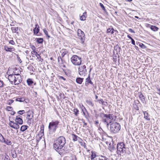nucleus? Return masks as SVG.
Listing matches in <instances>:
<instances>
[{"label": "nucleus", "instance_id": "1", "mask_svg": "<svg viewBox=\"0 0 160 160\" xmlns=\"http://www.w3.org/2000/svg\"><path fill=\"white\" fill-rule=\"evenodd\" d=\"M65 143L66 139L65 138L60 136L55 141L53 145L54 149L61 155L64 152L63 147Z\"/></svg>", "mask_w": 160, "mask_h": 160}, {"label": "nucleus", "instance_id": "2", "mask_svg": "<svg viewBox=\"0 0 160 160\" xmlns=\"http://www.w3.org/2000/svg\"><path fill=\"white\" fill-rule=\"evenodd\" d=\"M110 131L113 133H116L118 132L121 129V126L118 122H112L110 124Z\"/></svg>", "mask_w": 160, "mask_h": 160}, {"label": "nucleus", "instance_id": "3", "mask_svg": "<svg viewBox=\"0 0 160 160\" xmlns=\"http://www.w3.org/2000/svg\"><path fill=\"white\" fill-rule=\"evenodd\" d=\"M124 143L123 142L118 143L117 146V154L121 155V153L126 152V148Z\"/></svg>", "mask_w": 160, "mask_h": 160}, {"label": "nucleus", "instance_id": "4", "mask_svg": "<svg viewBox=\"0 0 160 160\" xmlns=\"http://www.w3.org/2000/svg\"><path fill=\"white\" fill-rule=\"evenodd\" d=\"M59 123V122L58 121H52L50 122L48 126L49 132H54L58 127V126Z\"/></svg>", "mask_w": 160, "mask_h": 160}, {"label": "nucleus", "instance_id": "5", "mask_svg": "<svg viewBox=\"0 0 160 160\" xmlns=\"http://www.w3.org/2000/svg\"><path fill=\"white\" fill-rule=\"evenodd\" d=\"M71 60L72 62L74 65H80L81 64V58L77 55H73L71 58Z\"/></svg>", "mask_w": 160, "mask_h": 160}, {"label": "nucleus", "instance_id": "6", "mask_svg": "<svg viewBox=\"0 0 160 160\" xmlns=\"http://www.w3.org/2000/svg\"><path fill=\"white\" fill-rule=\"evenodd\" d=\"M78 35V38L80 39L81 42L83 44L85 40V35L84 32L81 29H78L77 31Z\"/></svg>", "mask_w": 160, "mask_h": 160}, {"label": "nucleus", "instance_id": "7", "mask_svg": "<svg viewBox=\"0 0 160 160\" xmlns=\"http://www.w3.org/2000/svg\"><path fill=\"white\" fill-rule=\"evenodd\" d=\"M78 72L81 76H85L87 74V69L85 65L79 66L78 68Z\"/></svg>", "mask_w": 160, "mask_h": 160}, {"label": "nucleus", "instance_id": "8", "mask_svg": "<svg viewBox=\"0 0 160 160\" xmlns=\"http://www.w3.org/2000/svg\"><path fill=\"white\" fill-rule=\"evenodd\" d=\"M16 77L15 78L14 85L18 84L22 81V78L20 75V72L18 71L17 74H15Z\"/></svg>", "mask_w": 160, "mask_h": 160}, {"label": "nucleus", "instance_id": "9", "mask_svg": "<svg viewBox=\"0 0 160 160\" xmlns=\"http://www.w3.org/2000/svg\"><path fill=\"white\" fill-rule=\"evenodd\" d=\"M99 116L102 118V121L103 123H108L109 120L108 119L107 114H105L102 112H101L99 114Z\"/></svg>", "mask_w": 160, "mask_h": 160}, {"label": "nucleus", "instance_id": "10", "mask_svg": "<svg viewBox=\"0 0 160 160\" xmlns=\"http://www.w3.org/2000/svg\"><path fill=\"white\" fill-rule=\"evenodd\" d=\"M9 72L8 71L7 72V74H8V79L11 84H12L13 82L14 83L15 78L16 77V76L14 75L13 73L10 74H9Z\"/></svg>", "mask_w": 160, "mask_h": 160}, {"label": "nucleus", "instance_id": "11", "mask_svg": "<svg viewBox=\"0 0 160 160\" xmlns=\"http://www.w3.org/2000/svg\"><path fill=\"white\" fill-rule=\"evenodd\" d=\"M72 138L73 141L75 142L78 141L79 143H82V140L79 137L74 134H72Z\"/></svg>", "mask_w": 160, "mask_h": 160}, {"label": "nucleus", "instance_id": "12", "mask_svg": "<svg viewBox=\"0 0 160 160\" xmlns=\"http://www.w3.org/2000/svg\"><path fill=\"white\" fill-rule=\"evenodd\" d=\"M85 85L87 86L89 84L92 85H94L93 82L91 81V79L90 78V74H89L87 78L85 79Z\"/></svg>", "mask_w": 160, "mask_h": 160}, {"label": "nucleus", "instance_id": "13", "mask_svg": "<svg viewBox=\"0 0 160 160\" xmlns=\"http://www.w3.org/2000/svg\"><path fill=\"white\" fill-rule=\"evenodd\" d=\"M15 121L19 124H22L23 123V121L22 119V117L20 115L17 116Z\"/></svg>", "mask_w": 160, "mask_h": 160}, {"label": "nucleus", "instance_id": "14", "mask_svg": "<svg viewBox=\"0 0 160 160\" xmlns=\"http://www.w3.org/2000/svg\"><path fill=\"white\" fill-rule=\"evenodd\" d=\"M108 117L110 122L114 121L116 118V116L113 114H107Z\"/></svg>", "mask_w": 160, "mask_h": 160}, {"label": "nucleus", "instance_id": "15", "mask_svg": "<svg viewBox=\"0 0 160 160\" xmlns=\"http://www.w3.org/2000/svg\"><path fill=\"white\" fill-rule=\"evenodd\" d=\"M33 33L34 34L37 35L39 32V26L38 24L35 25V28L33 29Z\"/></svg>", "mask_w": 160, "mask_h": 160}, {"label": "nucleus", "instance_id": "16", "mask_svg": "<svg viewBox=\"0 0 160 160\" xmlns=\"http://www.w3.org/2000/svg\"><path fill=\"white\" fill-rule=\"evenodd\" d=\"M4 49L7 52H12L14 51L15 49L14 48H9L7 46L5 45L4 46Z\"/></svg>", "mask_w": 160, "mask_h": 160}, {"label": "nucleus", "instance_id": "17", "mask_svg": "<svg viewBox=\"0 0 160 160\" xmlns=\"http://www.w3.org/2000/svg\"><path fill=\"white\" fill-rule=\"evenodd\" d=\"M60 53L61 54V57L62 58H63L64 57L65 55H66L68 52V50H66L65 49H62L60 51Z\"/></svg>", "mask_w": 160, "mask_h": 160}, {"label": "nucleus", "instance_id": "18", "mask_svg": "<svg viewBox=\"0 0 160 160\" xmlns=\"http://www.w3.org/2000/svg\"><path fill=\"white\" fill-rule=\"evenodd\" d=\"M91 153L92 154L91 155V158L92 160L94 159V158L98 156V155L96 154L97 153L94 152L92 151Z\"/></svg>", "mask_w": 160, "mask_h": 160}, {"label": "nucleus", "instance_id": "19", "mask_svg": "<svg viewBox=\"0 0 160 160\" xmlns=\"http://www.w3.org/2000/svg\"><path fill=\"white\" fill-rule=\"evenodd\" d=\"M26 113H27V116L26 117L27 119L31 118V116H32V115H33V112L32 111H29Z\"/></svg>", "mask_w": 160, "mask_h": 160}, {"label": "nucleus", "instance_id": "20", "mask_svg": "<svg viewBox=\"0 0 160 160\" xmlns=\"http://www.w3.org/2000/svg\"><path fill=\"white\" fill-rule=\"evenodd\" d=\"M87 17V12H85L83 13V15L80 17V19L82 21L85 20Z\"/></svg>", "mask_w": 160, "mask_h": 160}, {"label": "nucleus", "instance_id": "21", "mask_svg": "<svg viewBox=\"0 0 160 160\" xmlns=\"http://www.w3.org/2000/svg\"><path fill=\"white\" fill-rule=\"evenodd\" d=\"M33 115H32L31 118L27 119V123L28 124L30 125L33 122Z\"/></svg>", "mask_w": 160, "mask_h": 160}, {"label": "nucleus", "instance_id": "22", "mask_svg": "<svg viewBox=\"0 0 160 160\" xmlns=\"http://www.w3.org/2000/svg\"><path fill=\"white\" fill-rule=\"evenodd\" d=\"M139 98L140 99L142 102V103H144V102H145V97L144 96V95L142 93H141L139 95Z\"/></svg>", "mask_w": 160, "mask_h": 160}, {"label": "nucleus", "instance_id": "23", "mask_svg": "<svg viewBox=\"0 0 160 160\" xmlns=\"http://www.w3.org/2000/svg\"><path fill=\"white\" fill-rule=\"evenodd\" d=\"M3 140V142L7 145H10L11 144L12 142L10 141L8 139L4 138L3 137L2 138Z\"/></svg>", "mask_w": 160, "mask_h": 160}, {"label": "nucleus", "instance_id": "24", "mask_svg": "<svg viewBox=\"0 0 160 160\" xmlns=\"http://www.w3.org/2000/svg\"><path fill=\"white\" fill-rule=\"evenodd\" d=\"M83 78H77L76 79V81L78 84H81L83 81Z\"/></svg>", "mask_w": 160, "mask_h": 160}, {"label": "nucleus", "instance_id": "25", "mask_svg": "<svg viewBox=\"0 0 160 160\" xmlns=\"http://www.w3.org/2000/svg\"><path fill=\"white\" fill-rule=\"evenodd\" d=\"M35 39L36 40V42L39 44L42 43L43 41V39L42 38H36Z\"/></svg>", "mask_w": 160, "mask_h": 160}, {"label": "nucleus", "instance_id": "26", "mask_svg": "<svg viewBox=\"0 0 160 160\" xmlns=\"http://www.w3.org/2000/svg\"><path fill=\"white\" fill-rule=\"evenodd\" d=\"M16 101H19V102H25L26 103H27V102L25 101V99L24 98H19L16 99Z\"/></svg>", "mask_w": 160, "mask_h": 160}, {"label": "nucleus", "instance_id": "27", "mask_svg": "<svg viewBox=\"0 0 160 160\" xmlns=\"http://www.w3.org/2000/svg\"><path fill=\"white\" fill-rule=\"evenodd\" d=\"M27 82L28 85L30 86H32V83H33L32 79L30 78L28 79L27 80Z\"/></svg>", "mask_w": 160, "mask_h": 160}, {"label": "nucleus", "instance_id": "28", "mask_svg": "<svg viewBox=\"0 0 160 160\" xmlns=\"http://www.w3.org/2000/svg\"><path fill=\"white\" fill-rule=\"evenodd\" d=\"M11 156L13 158L17 157V155L15 150H14L11 152Z\"/></svg>", "mask_w": 160, "mask_h": 160}, {"label": "nucleus", "instance_id": "29", "mask_svg": "<svg viewBox=\"0 0 160 160\" xmlns=\"http://www.w3.org/2000/svg\"><path fill=\"white\" fill-rule=\"evenodd\" d=\"M28 128V126L27 125H22L21 126L20 130L22 132H24Z\"/></svg>", "mask_w": 160, "mask_h": 160}, {"label": "nucleus", "instance_id": "30", "mask_svg": "<svg viewBox=\"0 0 160 160\" xmlns=\"http://www.w3.org/2000/svg\"><path fill=\"white\" fill-rule=\"evenodd\" d=\"M99 160H108V158L104 156L101 155L99 156Z\"/></svg>", "mask_w": 160, "mask_h": 160}, {"label": "nucleus", "instance_id": "31", "mask_svg": "<svg viewBox=\"0 0 160 160\" xmlns=\"http://www.w3.org/2000/svg\"><path fill=\"white\" fill-rule=\"evenodd\" d=\"M74 113L76 116H78L79 114V111L77 108H74L73 110Z\"/></svg>", "mask_w": 160, "mask_h": 160}, {"label": "nucleus", "instance_id": "32", "mask_svg": "<svg viewBox=\"0 0 160 160\" xmlns=\"http://www.w3.org/2000/svg\"><path fill=\"white\" fill-rule=\"evenodd\" d=\"M18 29V27H12L11 28V30L13 33H16Z\"/></svg>", "mask_w": 160, "mask_h": 160}, {"label": "nucleus", "instance_id": "33", "mask_svg": "<svg viewBox=\"0 0 160 160\" xmlns=\"http://www.w3.org/2000/svg\"><path fill=\"white\" fill-rule=\"evenodd\" d=\"M150 28L152 30L154 31H157L158 29V28L157 27L153 25H152L151 26Z\"/></svg>", "mask_w": 160, "mask_h": 160}, {"label": "nucleus", "instance_id": "34", "mask_svg": "<svg viewBox=\"0 0 160 160\" xmlns=\"http://www.w3.org/2000/svg\"><path fill=\"white\" fill-rule=\"evenodd\" d=\"M86 102L88 105L92 107H93L94 106V104L91 101L87 100L86 101Z\"/></svg>", "mask_w": 160, "mask_h": 160}, {"label": "nucleus", "instance_id": "35", "mask_svg": "<svg viewBox=\"0 0 160 160\" xmlns=\"http://www.w3.org/2000/svg\"><path fill=\"white\" fill-rule=\"evenodd\" d=\"M144 114V118L147 120H149L150 119L148 118V113L146 111L143 112Z\"/></svg>", "mask_w": 160, "mask_h": 160}, {"label": "nucleus", "instance_id": "36", "mask_svg": "<svg viewBox=\"0 0 160 160\" xmlns=\"http://www.w3.org/2000/svg\"><path fill=\"white\" fill-rule=\"evenodd\" d=\"M114 30L113 28H109L107 30V32H111V34H113L114 33Z\"/></svg>", "mask_w": 160, "mask_h": 160}, {"label": "nucleus", "instance_id": "37", "mask_svg": "<svg viewBox=\"0 0 160 160\" xmlns=\"http://www.w3.org/2000/svg\"><path fill=\"white\" fill-rule=\"evenodd\" d=\"M109 149L111 151H112L116 149L115 147L112 144V146H111L110 147H109Z\"/></svg>", "mask_w": 160, "mask_h": 160}, {"label": "nucleus", "instance_id": "38", "mask_svg": "<svg viewBox=\"0 0 160 160\" xmlns=\"http://www.w3.org/2000/svg\"><path fill=\"white\" fill-rule=\"evenodd\" d=\"M82 112L83 113V114L84 115H85V111H86V109L82 105V108H81Z\"/></svg>", "mask_w": 160, "mask_h": 160}, {"label": "nucleus", "instance_id": "39", "mask_svg": "<svg viewBox=\"0 0 160 160\" xmlns=\"http://www.w3.org/2000/svg\"><path fill=\"white\" fill-rule=\"evenodd\" d=\"M12 108L10 106H7L6 108V110L8 111H11L12 110Z\"/></svg>", "mask_w": 160, "mask_h": 160}, {"label": "nucleus", "instance_id": "40", "mask_svg": "<svg viewBox=\"0 0 160 160\" xmlns=\"http://www.w3.org/2000/svg\"><path fill=\"white\" fill-rule=\"evenodd\" d=\"M25 110H20L18 111L17 113L20 115H22V114L25 113Z\"/></svg>", "mask_w": 160, "mask_h": 160}, {"label": "nucleus", "instance_id": "41", "mask_svg": "<svg viewBox=\"0 0 160 160\" xmlns=\"http://www.w3.org/2000/svg\"><path fill=\"white\" fill-rule=\"evenodd\" d=\"M139 46L141 48L143 49H145L146 48V46L142 43H140Z\"/></svg>", "mask_w": 160, "mask_h": 160}, {"label": "nucleus", "instance_id": "42", "mask_svg": "<svg viewBox=\"0 0 160 160\" xmlns=\"http://www.w3.org/2000/svg\"><path fill=\"white\" fill-rule=\"evenodd\" d=\"M14 101L12 100H9L8 101V104L9 105H11V104L13 103Z\"/></svg>", "mask_w": 160, "mask_h": 160}, {"label": "nucleus", "instance_id": "43", "mask_svg": "<svg viewBox=\"0 0 160 160\" xmlns=\"http://www.w3.org/2000/svg\"><path fill=\"white\" fill-rule=\"evenodd\" d=\"M98 101H99V103H101L102 104L105 105V104L104 103H105L104 101L102 99H101L99 100H98Z\"/></svg>", "mask_w": 160, "mask_h": 160}, {"label": "nucleus", "instance_id": "44", "mask_svg": "<svg viewBox=\"0 0 160 160\" xmlns=\"http://www.w3.org/2000/svg\"><path fill=\"white\" fill-rule=\"evenodd\" d=\"M4 83L2 81L0 80V88H2L3 87Z\"/></svg>", "mask_w": 160, "mask_h": 160}, {"label": "nucleus", "instance_id": "45", "mask_svg": "<svg viewBox=\"0 0 160 160\" xmlns=\"http://www.w3.org/2000/svg\"><path fill=\"white\" fill-rule=\"evenodd\" d=\"M10 122H11V123H13V126H11V127L12 128H13V127H15L16 126V125L17 124V123H15V122H14L13 121H10Z\"/></svg>", "mask_w": 160, "mask_h": 160}, {"label": "nucleus", "instance_id": "46", "mask_svg": "<svg viewBox=\"0 0 160 160\" xmlns=\"http://www.w3.org/2000/svg\"><path fill=\"white\" fill-rule=\"evenodd\" d=\"M18 124V123H17V124L16 125L15 127H13V128L14 129H17L19 128V126Z\"/></svg>", "mask_w": 160, "mask_h": 160}, {"label": "nucleus", "instance_id": "47", "mask_svg": "<svg viewBox=\"0 0 160 160\" xmlns=\"http://www.w3.org/2000/svg\"><path fill=\"white\" fill-rule=\"evenodd\" d=\"M4 160H10L9 157L8 155H7L5 156Z\"/></svg>", "mask_w": 160, "mask_h": 160}, {"label": "nucleus", "instance_id": "48", "mask_svg": "<svg viewBox=\"0 0 160 160\" xmlns=\"http://www.w3.org/2000/svg\"><path fill=\"white\" fill-rule=\"evenodd\" d=\"M99 4H100V6L102 8V9L103 10H105V7H104V5H103L102 4V3H100Z\"/></svg>", "mask_w": 160, "mask_h": 160}, {"label": "nucleus", "instance_id": "49", "mask_svg": "<svg viewBox=\"0 0 160 160\" xmlns=\"http://www.w3.org/2000/svg\"><path fill=\"white\" fill-rule=\"evenodd\" d=\"M9 43L12 45H14L15 44V42L13 40H11L9 42Z\"/></svg>", "mask_w": 160, "mask_h": 160}, {"label": "nucleus", "instance_id": "50", "mask_svg": "<svg viewBox=\"0 0 160 160\" xmlns=\"http://www.w3.org/2000/svg\"><path fill=\"white\" fill-rule=\"evenodd\" d=\"M105 124H106L107 125V127H108L109 126V125L112 123V122H108V123H104Z\"/></svg>", "mask_w": 160, "mask_h": 160}, {"label": "nucleus", "instance_id": "51", "mask_svg": "<svg viewBox=\"0 0 160 160\" xmlns=\"http://www.w3.org/2000/svg\"><path fill=\"white\" fill-rule=\"evenodd\" d=\"M58 62H60V60H61V61H62V57H61L60 56L58 57Z\"/></svg>", "mask_w": 160, "mask_h": 160}, {"label": "nucleus", "instance_id": "52", "mask_svg": "<svg viewBox=\"0 0 160 160\" xmlns=\"http://www.w3.org/2000/svg\"><path fill=\"white\" fill-rule=\"evenodd\" d=\"M43 32L46 35H48V32L47 30L46 29H43Z\"/></svg>", "mask_w": 160, "mask_h": 160}, {"label": "nucleus", "instance_id": "53", "mask_svg": "<svg viewBox=\"0 0 160 160\" xmlns=\"http://www.w3.org/2000/svg\"><path fill=\"white\" fill-rule=\"evenodd\" d=\"M128 31L129 32H132V33H135V32H134V31L133 30H132V29L131 28H129L128 29Z\"/></svg>", "mask_w": 160, "mask_h": 160}, {"label": "nucleus", "instance_id": "54", "mask_svg": "<svg viewBox=\"0 0 160 160\" xmlns=\"http://www.w3.org/2000/svg\"><path fill=\"white\" fill-rule=\"evenodd\" d=\"M131 40V42H132V44L133 45H135V41L134 40V39L132 38V39Z\"/></svg>", "mask_w": 160, "mask_h": 160}, {"label": "nucleus", "instance_id": "55", "mask_svg": "<svg viewBox=\"0 0 160 160\" xmlns=\"http://www.w3.org/2000/svg\"><path fill=\"white\" fill-rule=\"evenodd\" d=\"M32 54H38L37 53V52L35 50V49L33 50L32 52Z\"/></svg>", "mask_w": 160, "mask_h": 160}, {"label": "nucleus", "instance_id": "56", "mask_svg": "<svg viewBox=\"0 0 160 160\" xmlns=\"http://www.w3.org/2000/svg\"><path fill=\"white\" fill-rule=\"evenodd\" d=\"M36 56L38 59L39 58H41V56H40V55L38 54H36Z\"/></svg>", "mask_w": 160, "mask_h": 160}, {"label": "nucleus", "instance_id": "57", "mask_svg": "<svg viewBox=\"0 0 160 160\" xmlns=\"http://www.w3.org/2000/svg\"><path fill=\"white\" fill-rule=\"evenodd\" d=\"M59 78L62 79L64 81H65L66 80V79L62 76H59Z\"/></svg>", "mask_w": 160, "mask_h": 160}, {"label": "nucleus", "instance_id": "58", "mask_svg": "<svg viewBox=\"0 0 160 160\" xmlns=\"http://www.w3.org/2000/svg\"><path fill=\"white\" fill-rule=\"evenodd\" d=\"M17 58L18 60V61L20 62H22V61H21V59H20V58L18 57V56L17 57Z\"/></svg>", "mask_w": 160, "mask_h": 160}, {"label": "nucleus", "instance_id": "59", "mask_svg": "<svg viewBox=\"0 0 160 160\" xmlns=\"http://www.w3.org/2000/svg\"><path fill=\"white\" fill-rule=\"evenodd\" d=\"M15 112H14V111H12V113H11V114L12 115H13L15 114Z\"/></svg>", "mask_w": 160, "mask_h": 160}, {"label": "nucleus", "instance_id": "60", "mask_svg": "<svg viewBox=\"0 0 160 160\" xmlns=\"http://www.w3.org/2000/svg\"><path fill=\"white\" fill-rule=\"evenodd\" d=\"M127 37L131 40L132 39V38L129 35L127 36Z\"/></svg>", "mask_w": 160, "mask_h": 160}, {"label": "nucleus", "instance_id": "61", "mask_svg": "<svg viewBox=\"0 0 160 160\" xmlns=\"http://www.w3.org/2000/svg\"><path fill=\"white\" fill-rule=\"evenodd\" d=\"M95 124H96V125H98L99 123V122H98V120L96 121H95Z\"/></svg>", "mask_w": 160, "mask_h": 160}, {"label": "nucleus", "instance_id": "62", "mask_svg": "<svg viewBox=\"0 0 160 160\" xmlns=\"http://www.w3.org/2000/svg\"><path fill=\"white\" fill-rule=\"evenodd\" d=\"M12 123H11V122H10H10H9V125H10V126L11 127V126H13V124H12Z\"/></svg>", "mask_w": 160, "mask_h": 160}, {"label": "nucleus", "instance_id": "63", "mask_svg": "<svg viewBox=\"0 0 160 160\" xmlns=\"http://www.w3.org/2000/svg\"><path fill=\"white\" fill-rule=\"evenodd\" d=\"M31 48L32 50H34V49H35V47L34 46H32Z\"/></svg>", "mask_w": 160, "mask_h": 160}, {"label": "nucleus", "instance_id": "64", "mask_svg": "<svg viewBox=\"0 0 160 160\" xmlns=\"http://www.w3.org/2000/svg\"><path fill=\"white\" fill-rule=\"evenodd\" d=\"M157 90L159 92V94L160 95V88H157Z\"/></svg>", "mask_w": 160, "mask_h": 160}]
</instances>
